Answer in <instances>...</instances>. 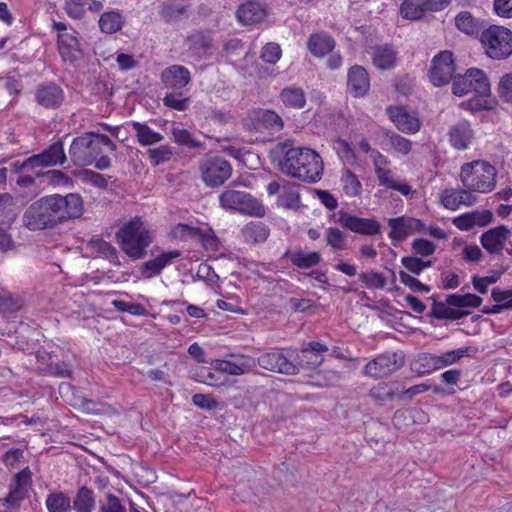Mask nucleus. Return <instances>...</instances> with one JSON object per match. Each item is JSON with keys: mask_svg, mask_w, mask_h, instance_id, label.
<instances>
[{"mask_svg": "<svg viewBox=\"0 0 512 512\" xmlns=\"http://www.w3.org/2000/svg\"><path fill=\"white\" fill-rule=\"evenodd\" d=\"M448 135L450 144L457 150L468 149L474 139L473 129L467 120H461L452 125Z\"/></svg>", "mask_w": 512, "mask_h": 512, "instance_id": "28", "label": "nucleus"}, {"mask_svg": "<svg viewBox=\"0 0 512 512\" xmlns=\"http://www.w3.org/2000/svg\"><path fill=\"white\" fill-rule=\"evenodd\" d=\"M452 91L454 95L459 97L470 92L490 94V82L483 70L471 68L464 75L454 79Z\"/></svg>", "mask_w": 512, "mask_h": 512, "instance_id": "9", "label": "nucleus"}, {"mask_svg": "<svg viewBox=\"0 0 512 512\" xmlns=\"http://www.w3.org/2000/svg\"><path fill=\"white\" fill-rule=\"evenodd\" d=\"M500 277L501 274L499 272H493L491 275L484 277L474 276L472 278L473 287L480 293H486L488 287L491 284L496 283L500 279Z\"/></svg>", "mask_w": 512, "mask_h": 512, "instance_id": "63", "label": "nucleus"}, {"mask_svg": "<svg viewBox=\"0 0 512 512\" xmlns=\"http://www.w3.org/2000/svg\"><path fill=\"white\" fill-rule=\"evenodd\" d=\"M267 16V7L255 1L242 4L236 12L238 21L243 25L259 23L263 21Z\"/></svg>", "mask_w": 512, "mask_h": 512, "instance_id": "29", "label": "nucleus"}, {"mask_svg": "<svg viewBox=\"0 0 512 512\" xmlns=\"http://www.w3.org/2000/svg\"><path fill=\"white\" fill-rule=\"evenodd\" d=\"M426 11H430L426 0H404L400 7L402 17L409 20L420 19Z\"/></svg>", "mask_w": 512, "mask_h": 512, "instance_id": "39", "label": "nucleus"}, {"mask_svg": "<svg viewBox=\"0 0 512 512\" xmlns=\"http://www.w3.org/2000/svg\"><path fill=\"white\" fill-rule=\"evenodd\" d=\"M111 304L116 310L121 312H128L131 315L143 316L146 314V309L144 306L138 303L125 302L115 299L111 302Z\"/></svg>", "mask_w": 512, "mask_h": 512, "instance_id": "59", "label": "nucleus"}, {"mask_svg": "<svg viewBox=\"0 0 512 512\" xmlns=\"http://www.w3.org/2000/svg\"><path fill=\"white\" fill-rule=\"evenodd\" d=\"M400 281L405 286H407L410 290L413 292H419L427 294L430 292V287L420 282L415 277L411 276L410 274L406 272H400L399 274Z\"/></svg>", "mask_w": 512, "mask_h": 512, "instance_id": "62", "label": "nucleus"}, {"mask_svg": "<svg viewBox=\"0 0 512 512\" xmlns=\"http://www.w3.org/2000/svg\"><path fill=\"white\" fill-rule=\"evenodd\" d=\"M387 114L396 128L406 134H416L421 128V121L415 111L403 106L387 108Z\"/></svg>", "mask_w": 512, "mask_h": 512, "instance_id": "17", "label": "nucleus"}, {"mask_svg": "<svg viewBox=\"0 0 512 512\" xmlns=\"http://www.w3.org/2000/svg\"><path fill=\"white\" fill-rule=\"evenodd\" d=\"M492 221L493 213L490 210H475L454 217L452 224L460 231H470L475 227H485Z\"/></svg>", "mask_w": 512, "mask_h": 512, "instance_id": "24", "label": "nucleus"}, {"mask_svg": "<svg viewBox=\"0 0 512 512\" xmlns=\"http://www.w3.org/2000/svg\"><path fill=\"white\" fill-rule=\"evenodd\" d=\"M414 365L417 371L421 374H429L436 370H440L438 367L437 354L425 353L419 355Z\"/></svg>", "mask_w": 512, "mask_h": 512, "instance_id": "50", "label": "nucleus"}, {"mask_svg": "<svg viewBox=\"0 0 512 512\" xmlns=\"http://www.w3.org/2000/svg\"><path fill=\"white\" fill-rule=\"evenodd\" d=\"M491 294L493 299L499 303L493 307L492 312H500L502 308H512V290L493 289Z\"/></svg>", "mask_w": 512, "mask_h": 512, "instance_id": "58", "label": "nucleus"}, {"mask_svg": "<svg viewBox=\"0 0 512 512\" xmlns=\"http://www.w3.org/2000/svg\"><path fill=\"white\" fill-rule=\"evenodd\" d=\"M476 351L477 349L474 347H461L437 355L438 367L439 369H443L445 367L453 365L466 356H473L476 353Z\"/></svg>", "mask_w": 512, "mask_h": 512, "instance_id": "38", "label": "nucleus"}, {"mask_svg": "<svg viewBox=\"0 0 512 512\" xmlns=\"http://www.w3.org/2000/svg\"><path fill=\"white\" fill-rule=\"evenodd\" d=\"M372 62L378 69H392L397 62V52L390 46L376 47L372 53Z\"/></svg>", "mask_w": 512, "mask_h": 512, "instance_id": "32", "label": "nucleus"}, {"mask_svg": "<svg viewBox=\"0 0 512 512\" xmlns=\"http://www.w3.org/2000/svg\"><path fill=\"white\" fill-rule=\"evenodd\" d=\"M53 29L58 32V52L64 62L74 64L83 57V50L78 39L77 32L68 29L63 22H53Z\"/></svg>", "mask_w": 512, "mask_h": 512, "instance_id": "8", "label": "nucleus"}, {"mask_svg": "<svg viewBox=\"0 0 512 512\" xmlns=\"http://www.w3.org/2000/svg\"><path fill=\"white\" fill-rule=\"evenodd\" d=\"M133 130L136 133L137 141L142 146H150L163 140V136L150 128L147 124L132 122Z\"/></svg>", "mask_w": 512, "mask_h": 512, "instance_id": "37", "label": "nucleus"}, {"mask_svg": "<svg viewBox=\"0 0 512 512\" xmlns=\"http://www.w3.org/2000/svg\"><path fill=\"white\" fill-rule=\"evenodd\" d=\"M65 160L66 155L63 144L61 142H56L44 152L29 157L27 159V165L35 167L36 170H40L41 174L43 168L63 164Z\"/></svg>", "mask_w": 512, "mask_h": 512, "instance_id": "22", "label": "nucleus"}, {"mask_svg": "<svg viewBox=\"0 0 512 512\" xmlns=\"http://www.w3.org/2000/svg\"><path fill=\"white\" fill-rule=\"evenodd\" d=\"M248 125L251 129L258 132L266 130L278 131L283 127V122L276 112L266 109H257L251 112Z\"/></svg>", "mask_w": 512, "mask_h": 512, "instance_id": "25", "label": "nucleus"}, {"mask_svg": "<svg viewBox=\"0 0 512 512\" xmlns=\"http://www.w3.org/2000/svg\"><path fill=\"white\" fill-rule=\"evenodd\" d=\"M371 160L380 185L397 190L403 195L410 193L411 188L408 184L397 183L393 179L392 171L388 168L390 162L386 156L382 155L379 151H372Z\"/></svg>", "mask_w": 512, "mask_h": 512, "instance_id": "16", "label": "nucleus"}, {"mask_svg": "<svg viewBox=\"0 0 512 512\" xmlns=\"http://www.w3.org/2000/svg\"><path fill=\"white\" fill-rule=\"evenodd\" d=\"M37 101L42 106L53 108L60 105L63 100V92L56 85H45L37 90Z\"/></svg>", "mask_w": 512, "mask_h": 512, "instance_id": "33", "label": "nucleus"}, {"mask_svg": "<svg viewBox=\"0 0 512 512\" xmlns=\"http://www.w3.org/2000/svg\"><path fill=\"white\" fill-rule=\"evenodd\" d=\"M147 153L153 166L169 161L173 155L172 148L167 145L149 149Z\"/></svg>", "mask_w": 512, "mask_h": 512, "instance_id": "54", "label": "nucleus"}, {"mask_svg": "<svg viewBox=\"0 0 512 512\" xmlns=\"http://www.w3.org/2000/svg\"><path fill=\"white\" fill-rule=\"evenodd\" d=\"M281 102L290 108L302 109L306 103L305 93L301 88L287 87L280 93Z\"/></svg>", "mask_w": 512, "mask_h": 512, "instance_id": "40", "label": "nucleus"}, {"mask_svg": "<svg viewBox=\"0 0 512 512\" xmlns=\"http://www.w3.org/2000/svg\"><path fill=\"white\" fill-rule=\"evenodd\" d=\"M124 24V17L118 11L103 13L99 19V27L102 32L113 34L119 31Z\"/></svg>", "mask_w": 512, "mask_h": 512, "instance_id": "41", "label": "nucleus"}, {"mask_svg": "<svg viewBox=\"0 0 512 512\" xmlns=\"http://www.w3.org/2000/svg\"><path fill=\"white\" fill-rule=\"evenodd\" d=\"M347 87L354 97H363L370 88V79L366 69L362 66H352L347 74Z\"/></svg>", "mask_w": 512, "mask_h": 512, "instance_id": "27", "label": "nucleus"}, {"mask_svg": "<svg viewBox=\"0 0 512 512\" xmlns=\"http://www.w3.org/2000/svg\"><path fill=\"white\" fill-rule=\"evenodd\" d=\"M327 244L334 250L346 248V237L344 233L335 227H329L326 231Z\"/></svg>", "mask_w": 512, "mask_h": 512, "instance_id": "55", "label": "nucleus"}, {"mask_svg": "<svg viewBox=\"0 0 512 512\" xmlns=\"http://www.w3.org/2000/svg\"><path fill=\"white\" fill-rule=\"evenodd\" d=\"M117 242L122 251L134 260L142 259L152 243L151 231L141 217H133L116 232Z\"/></svg>", "mask_w": 512, "mask_h": 512, "instance_id": "3", "label": "nucleus"}, {"mask_svg": "<svg viewBox=\"0 0 512 512\" xmlns=\"http://www.w3.org/2000/svg\"><path fill=\"white\" fill-rule=\"evenodd\" d=\"M211 365L217 372L232 376H241L252 371L256 362L249 356L236 355L231 356L229 359H216Z\"/></svg>", "mask_w": 512, "mask_h": 512, "instance_id": "18", "label": "nucleus"}, {"mask_svg": "<svg viewBox=\"0 0 512 512\" xmlns=\"http://www.w3.org/2000/svg\"><path fill=\"white\" fill-rule=\"evenodd\" d=\"M337 222L342 227L363 235H375L380 232V225L376 220L359 218L344 211L338 212Z\"/></svg>", "mask_w": 512, "mask_h": 512, "instance_id": "20", "label": "nucleus"}, {"mask_svg": "<svg viewBox=\"0 0 512 512\" xmlns=\"http://www.w3.org/2000/svg\"><path fill=\"white\" fill-rule=\"evenodd\" d=\"M404 365L402 352H386L370 360L364 368V374L374 379L391 375Z\"/></svg>", "mask_w": 512, "mask_h": 512, "instance_id": "10", "label": "nucleus"}, {"mask_svg": "<svg viewBox=\"0 0 512 512\" xmlns=\"http://www.w3.org/2000/svg\"><path fill=\"white\" fill-rule=\"evenodd\" d=\"M511 235V230L500 225L484 232L480 237L482 247L490 254H499Z\"/></svg>", "mask_w": 512, "mask_h": 512, "instance_id": "26", "label": "nucleus"}, {"mask_svg": "<svg viewBox=\"0 0 512 512\" xmlns=\"http://www.w3.org/2000/svg\"><path fill=\"white\" fill-rule=\"evenodd\" d=\"M102 3L98 0H67L65 10L74 19H80L87 10L98 11Z\"/></svg>", "mask_w": 512, "mask_h": 512, "instance_id": "35", "label": "nucleus"}, {"mask_svg": "<svg viewBox=\"0 0 512 512\" xmlns=\"http://www.w3.org/2000/svg\"><path fill=\"white\" fill-rule=\"evenodd\" d=\"M478 198L465 187L461 189L446 188L439 194L440 204L447 210L456 211L461 206L470 207L477 203Z\"/></svg>", "mask_w": 512, "mask_h": 512, "instance_id": "19", "label": "nucleus"}, {"mask_svg": "<svg viewBox=\"0 0 512 512\" xmlns=\"http://www.w3.org/2000/svg\"><path fill=\"white\" fill-rule=\"evenodd\" d=\"M99 512H126V509L116 496L108 494L106 500L100 505Z\"/></svg>", "mask_w": 512, "mask_h": 512, "instance_id": "64", "label": "nucleus"}, {"mask_svg": "<svg viewBox=\"0 0 512 512\" xmlns=\"http://www.w3.org/2000/svg\"><path fill=\"white\" fill-rule=\"evenodd\" d=\"M388 225L389 237L393 241H402L409 235L424 230V224L419 219L410 217L390 218Z\"/></svg>", "mask_w": 512, "mask_h": 512, "instance_id": "23", "label": "nucleus"}, {"mask_svg": "<svg viewBox=\"0 0 512 512\" xmlns=\"http://www.w3.org/2000/svg\"><path fill=\"white\" fill-rule=\"evenodd\" d=\"M455 25L457 29L467 35H477L480 30L478 21L470 12L464 11L455 17Z\"/></svg>", "mask_w": 512, "mask_h": 512, "instance_id": "45", "label": "nucleus"}, {"mask_svg": "<svg viewBox=\"0 0 512 512\" xmlns=\"http://www.w3.org/2000/svg\"><path fill=\"white\" fill-rule=\"evenodd\" d=\"M334 40L326 34H313L308 40V49L316 57H323L334 48Z\"/></svg>", "mask_w": 512, "mask_h": 512, "instance_id": "36", "label": "nucleus"}, {"mask_svg": "<svg viewBox=\"0 0 512 512\" xmlns=\"http://www.w3.org/2000/svg\"><path fill=\"white\" fill-rule=\"evenodd\" d=\"M200 171L207 186L217 187L230 178L232 167L220 157H206L200 164Z\"/></svg>", "mask_w": 512, "mask_h": 512, "instance_id": "11", "label": "nucleus"}, {"mask_svg": "<svg viewBox=\"0 0 512 512\" xmlns=\"http://www.w3.org/2000/svg\"><path fill=\"white\" fill-rule=\"evenodd\" d=\"M200 228L187 223H178L171 228L170 235L174 239L186 240L188 238L198 237Z\"/></svg>", "mask_w": 512, "mask_h": 512, "instance_id": "51", "label": "nucleus"}, {"mask_svg": "<svg viewBox=\"0 0 512 512\" xmlns=\"http://www.w3.org/2000/svg\"><path fill=\"white\" fill-rule=\"evenodd\" d=\"M360 280L369 289H383L387 283L385 276L375 271L360 274Z\"/></svg>", "mask_w": 512, "mask_h": 512, "instance_id": "53", "label": "nucleus"}, {"mask_svg": "<svg viewBox=\"0 0 512 512\" xmlns=\"http://www.w3.org/2000/svg\"><path fill=\"white\" fill-rule=\"evenodd\" d=\"M270 196L278 195L277 205L285 209H297L300 204L298 186L286 180L273 181L267 186Z\"/></svg>", "mask_w": 512, "mask_h": 512, "instance_id": "15", "label": "nucleus"}, {"mask_svg": "<svg viewBox=\"0 0 512 512\" xmlns=\"http://www.w3.org/2000/svg\"><path fill=\"white\" fill-rule=\"evenodd\" d=\"M77 176L85 183L91 184L98 188H106L107 180L106 178L99 173H96L91 170H82L77 173Z\"/></svg>", "mask_w": 512, "mask_h": 512, "instance_id": "60", "label": "nucleus"}, {"mask_svg": "<svg viewBox=\"0 0 512 512\" xmlns=\"http://www.w3.org/2000/svg\"><path fill=\"white\" fill-rule=\"evenodd\" d=\"M340 186L343 193L350 198L360 196L362 184L358 177L349 170L343 171L340 177Z\"/></svg>", "mask_w": 512, "mask_h": 512, "instance_id": "43", "label": "nucleus"}, {"mask_svg": "<svg viewBox=\"0 0 512 512\" xmlns=\"http://www.w3.org/2000/svg\"><path fill=\"white\" fill-rule=\"evenodd\" d=\"M172 137L175 143L181 146H188L191 148L200 147V142L196 141L192 134L186 130L181 128H173L171 130Z\"/></svg>", "mask_w": 512, "mask_h": 512, "instance_id": "56", "label": "nucleus"}, {"mask_svg": "<svg viewBox=\"0 0 512 512\" xmlns=\"http://www.w3.org/2000/svg\"><path fill=\"white\" fill-rule=\"evenodd\" d=\"M369 395L374 400L386 401L397 398V393L392 385L388 383H378L373 386L369 392Z\"/></svg>", "mask_w": 512, "mask_h": 512, "instance_id": "52", "label": "nucleus"}, {"mask_svg": "<svg viewBox=\"0 0 512 512\" xmlns=\"http://www.w3.org/2000/svg\"><path fill=\"white\" fill-rule=\"evenodd\" d=\"M58 223L78 218L83 214V200L79 194L70 193L66 196L51 195Z\"/></svg>", "mask_w": 512, "mask_h": 512, "instance_id": "13", "label": "nucleus"}, {"mask_svg": "<svg viewBox=\"0 0 512 512\" xmlns=\"http://www.w3.org/2000/svg\"><path fill=\"white\" fill-rule=\"evenodd\" d=\"M447 302L454 307L475 308L481 305L482 299L475 294H454L448 297Z\"/></svg>", "mask_w": 512, "mask_h": 512, "instance_id": "49", "label": "nucleus"}, {"mask_svg": "<svg viewBox=\"0 0 512 512\" xmlns=\"http://www.w3.org/2000/svg\"><path fill=\"white\" fill-rule=\"evenodd\" d=\"M497 93L503 102L512 103V72L506 73L500 78Z\"/></svg>", "mask_w": 512, "mask_h": 512, "instance_id": "57", "label": "nucleus"}, {"mask_svg": "<svg viewBox=\"0 0 512 512\" xmlns=\"http://www.w3.org/2000/svg\"><path fill=\"white\" fill-rule=\"evenodd\" d=\"M289 260L298 268L308 269L316 266L320 262L321 256L318 252L297 250L289 254Z\"/></svg>", "mask_w": 512, "mask_h": 512, "instance_id": "42", "label": "nucleus"}, {"mask_svg": "<svg viewBox=\"0 0 512 512\" xmlns=\"http://www.w3.org/2000/svg\"><path fill=\"white\" fill-rule=\"evenodd\" d=\"M161 80L169 88L180 89L190 82L191 75L186 67L172 65L162 71Z\"/></svg>", "mask_w": 512, "mask_h": 512, "instance_id": "31", "label": "nucleus"}, {"mask_svg": "<svg viewBox=\"0 0 512 512\" xmlns=\"http://www.w3.org/2000/svg\"><path fill=\"white\" fill-rule=\"evenodd\" d=\"M481 44L488 57L506 59L512 54V31L504 26L492 25L481 33Z\"/></svg>", "mask_w": 512, "mask_h": 512, "instance_id": "5", "label": "nucleus"}, {"mask_svg": "<svg viewBox=\"0 0 512 512\" xmlns=\"http://www.w3.org/2000/svg\"><path fill=\"white\" fill-rule=\"evenodd\" d=\"M279 166L284 174L309 183L319 181L323 173L320 155L308 147L288 149Z\"/></svg>", "mask_w": 512, "mask_h": 512, "instance_id": "2", "label": "nucleus"}, {"mask_svg": "<svg viewBox=\"0 0 512 512\" xmlns=\"http://www.w3.org/2000/svg\"><path fill=\"white\" fill-rule=\"evenodd\" d=\"M45 503L49 512H67L71 509L70 497L63 492L49 494Z\"/></svg>", "mask_w": 512, "mask_h": 512, "instance_id": "46", "label": "nucleus"}, {"mask_svg": "<svg viewBox=\"0 0 512 512\" xmlns=\"http://www.w3.org/2000/svg\"><path fill=\"white\" fill-rule=\"evenodd\" d=\"M260 367L282 374L293 375L297 373V365L287 359L280 351H271L262 354L258 360Z\"/></svg>", "mask_w": 512, "mask_h": 512, "instance_id": "21", "label": "nucleus"}, {"mask_svg": "<svg viewBox=\"0 0 512 512\" xmlns=\"http://www.w3.org/2000/svg\"><path fill=\"white\" fill-rule=\"evenodd\" d=\"M496 106V100L490 94L475 93V96L467 101H463L460 107L471 113L492 110Z\"/></svg>", "mask_w": 512, "mask_h": 512, "instance_id": "34", "label": "nucleus"}, {"mask_svg": "<svg viewBox=\"0 0 512 512\" xmlns=\"http://www.w3.org/2000/svg\"><path fill=\"white\" fill-rule=\"evenodd\" d=\"M180 256L177 250L163 252L151 260L144 262L141 266V273L145 278H152Z\"/></svg>", "mask_w": 512, "mask_h": 512, "instance_id": "30", "label": "nucleus"}, {"mask_svg": "<svg viewBox=\"0 0 512 512\" xmlns=\"http://www.w3.org/2000/svg\"><path fill=\"white\" fill-rule=\"evenodd\" d=\"M198 237L207 251L217 252L219 250L220 241L211 228L201 229Z\"/></svg>", "mask_w": 512, "mask_h": 512, "instance_id": "61", "label": "nucleus"}, {"mask_svg": "<svg viewBox=\"0 0 512 512\" xmlns=\"http://www.w3.org/2000/svg\"><path fill=\"white\" fill-rule=\"evenodd\" d=\"M23 223L29 230H42L58 224L51 195L32 203L24 213Z\"/></svg>", "mask_w": 512, "mask_h": 512, "instance_id": "7", "label": "nucleus"}, {"mask_svg": "<svg viewBox=\"0 0 512 512\" xmlns=\"http://www.w3.org/2000/svg\"><path fill=\"white\" fill-rule=\"evenodd\" d=\"M223 209L237 211L252 217H263L264 205L255 197L244 191L226 190L219 196Z\"/></svg>", "mask_w": 512, "mask_h": 512, "instance_id": "6", "label": "nucleus"}, {"mask_svg": "<svg viewBox=\"0 0 512 512\" xmlns=\"http://www.w3.org/2000/svg\"><path fill=\"white\" fill-rule=\"evenodd\" d=\"M456 71L453 54L450 51H441L431 61L428 76L430 82L440 87L450 82Z\"/></svg>", "mask_w": 512, "mask_h": 512, "instance_id": "12", "label": "nucleus"}, {"mask_svg": "<svg viewBox=\"0 0 512 512\" xmlns=\"http://www.w3.org/2000/svg\"><path fill=\"white\" fill-rule=\"evenodd\" d=\"M459 179L470 193L487 194L496 187L497 170L488 161L474 160L461 166Z\"/></svg>", "mask_w": 512, "mask_h": 512, "instance_id": "4", "label": "nucleus"}, {"mask_svg": "<svg viewBox=\"0 0 512 512\" xmlns=\"http://www.w3.org/2000/svg\"><path fill=\"white\" fill-rule=\"evenodd\" d=\"M242 232L245 239L252 242H263L267 239L269 234L264 224L254 222L247 224Z\"/></svg>", "mask_w": 512, "mask_h": 512, "instance_id": "48", "label": "nucleus"}, {"mask_svg": "<svg viewBox=\"0 0 512 512\" xmlns=\"http://www.w3.org/2000/svg\"><path fill=\"white\" fill-rule=\"evenodd\" d=\"M31 486L32 473L29 468H25L15 475L9 493L3 499L4 505L11 509L19 508L22 501L28 497Z\"/></svg>", "mask_w": 512, "mask_h": 512, "instance_id": "14", "label": "nucleus"}, {"mask_svg": "<svg viewBox=\"0 0 512 512\" xmlns=\"http://www.w3.org/2000/svg\"><path fill=\"white\" fill-rule=\"evenodd\" d=\"M73 507L77 512H92L95 507L93 491L85 486L81 487L74 498Z\"/></svg>", "mask_w": 512, "mask_h": 512, "instance_id": "44", "label": "nucleus"}, {"mask_svg": "<svg viewBox=\"0 0 512 512\" xmlns=\"http://www.w3.org/2000/svg\"><path fill=\"white\" fill-rule=\"evenodd\" d=\"M294 359L296 361L295 365H297V370L299 367L313 369L318 367L323 362V356L321 354L315 353L305 348L297 353Z\"/></svg>", "mask_w": 512, "mask_h": 512, "instance_id": "47", "label": "nucleus"}, {"mask_svg": "<svg viewBox=\"0 0 512 512\" xmlns=\"http://www.w3.org/2000/svg\"><path fill=\"white\" fill-rule=\"evenodd\" d=\"M103 148L113 152L116 146L108 136L89 132L73 140L69 153L76 165H93L99 170H106L111 161L108 156L102 155Z\"/></svg>", "mask_w": 512, "mask_h": 512, "instance_id": "1", "label": "nucleus"}]
</instances>
